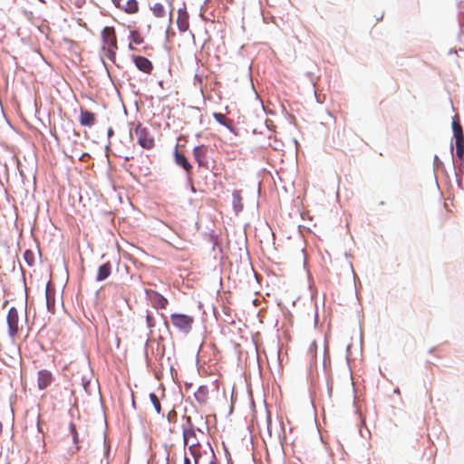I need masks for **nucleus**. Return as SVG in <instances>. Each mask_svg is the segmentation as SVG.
Returning <instances> with one entry per match:
<instances>
[{
    "instance_id": "nucleus-1",
    "label": "nucleus",
    "mask_w": 464,
    "mask_h": 464,
    "mask_svg": "<svg viewBox=\"0 0 464 464\" xmlns=\"http://www.w3.org/2000/svg\"><path fill=\"white\" fill-rule=\"evenodd\" d=\"M188 426L183 429V440L185 445L188 446V450L194 459V464H198L201 457V443L198 438V432L204 435L203 431L199 429L196 430L191 423L190 417L187 419Z\"/></svg>"
},
{
    "instance_id": "nucleus-2",
    "label": "nucleus",
    "mask_w": 464,
    "mask_h": 464,
    "mask_svg": "<svg viewBox=\"0 0 464 464\" xmlns=\"http://www.w3.org/2000/svg\"><path fill=\"white\" fill-rule=\"evenodd\" d=\"M102 51L103 55L111 62H115L118 43L115 29L111 26H105L102 33Z\"/></svg>"
},
{
    "instance_id": "nucleus-3",
    "label": "nucleus",
    "mask_w": 464,
    "mask_h": 464,
    "mask_svg": "<svg viewBox=\"0 0 464 464\" xmlns=\"http://www.w3.org/2000/svg\"><path fill=\"white\" fill-rule=\"evenodd\" d=\"M138 144L145 150H151L155 146V140L151 131L141 123H138L134 129Z\"/></svg>"
},
{
    "instance_id": "nucleus-4",
    "label": "nucleus",
    "mask_w": 464,
    "mask_h": 464,
    "mask_svg": "<svg viewBox=\"0 0 464 464\" xmlns=\"http://www.w3.org/2000/svg\"><path fill=\"white\" fill-rule=\"evenodd\" d=\"M171 324L179 331L188 334L192 330L194 318L185 314L175 313L170 314Z\"/></svg>"
},
{
    "instance_id": "nucleus-5",
    "label": "nucleus",
    "mask_w": 464,
    "mask_h": 464,
    "mask_svg": "<svg viewBox=\"0 0 464 464\" xmlns=\"http://www.w3.org/2000/svg\"><path fill=\"white\" fill-rule=\"evenodd\" d=\"M19 315L16 308L11 307L7 314L8 334L14 340L19 332Z\"/></svg>"
},
{
    "instance_id": "nucleus-6",
    "label": "nucleus",
    "mask_w": 464,
    "mask_h": 464,
    "mask_svg": "<svg viewBox=\"0 0 464 464\" xmlns=\"http://www.w3.org/2000/svg\"><path fill=\"white\" fill-rule=\"evenodd\" d=\"M188 14L187 12V9L179 8L178 10V17H177V25L180 32H186L189 28V21H188Z\"/></svg>"
},
{
    "instance_id": "nucleus-7",
    "label": "nucleus",
    "mask_w": 464,
    "mask_h": 464,
    "mask_svg": "<svg viewBox=\"0 0 464 464\" xmlns=\"http://www.w3.org/2000/svg\"><path fill=\"white\" fill-rule=\"evenodd\" d=\"M53 380V377L51 372L47 370L39 371L37 379L38 388L40 390L46 389L52 383Z\"/></svg>"
},
{
    "instance_id": "nucleus-8",
    "label": "nucleus",
    "mask_w": 464,
    "mask_h": 464,
    "mask_svg": "<svg viewBox=\"0 0 464 464\" xmlns=\"http://www.w3.org/2000/svg\"><path fill=\"white\" fill-rule=\"evenodd\" d=\"M179 145L177 144L174 150V160L177 165L183 168V169L187 172V174H190L192 170V166L188 162V159L185 155L181 154L178 150Z\"/></svg>"
},
{
    "instance_id": "nucleus-9",
    "label": "nucleus",
    "mask_w": 464,
    "mask_h": 464,
    "mask_svg": "<svg viewBox=\"0 0 464 464\" xmlns=\"http://www.w3.org/2000/svg\"><path fill=\"white\" fill-rule=\"evenodd\" d=\"M134 63L140 71L145 73H150L153 70L152 63L144 56L134 57Z\"/></svg>"
},
{
    "instance_id": "nucleus-10",
    "label": "nucleus",
    "mask_w": 464,
    "mask_h": 464,
    "mask_svg": "<svg viewBox=\"0 0 464 464\" xmlns=\"http://www.w3.org/2000/svg\"><path fill=\"white\" fill-rule=\"evenodd\" d=\"M79 121L81 125L91 127L95 123L96 116L92 111L81 109Z\"/></svg>"
},
{
    "instance_id": "nucleus-11",
    "label": "nucleus",
    "mask_w": 464,
    "mask_h": 464,
    "mask_svg": "<svg viewBox=\"0 0 464 464\" xmlns=\"http://www.w3.org/2000/svg\"><path fill=\"white\" fill-rule=\"evenodd\" d=\"M111 273V262H106L103 265L100 266L98 268L96 280L101 282L107 279Z\"/></svg>"
},
{
    "instance_id": "nucleus-12",
    "label": "nucleus",
    "mask_w": 464,
    "mask_h": 464,
    "mask_svg": "<svg viewBox=\"0 0 464 464\" xmlns=\"http://www.w3.org/2000/svg\"><path fill=\"white\" fill-rule=\"evenodd\" d=\"M207 155V148L205 145L197 146L193 149V156L199 166L204 165Z\"/></svg>"
},
{
    "instance_id": "nucleus-13",
    "label": "nucleus",
    "mask_w": 464,
    "mask_h": 464,
    "mask_svg": "<svg viewBox=\"0 0 464 464\" xmlns=\"http://www.w3.org/2000/svg\"><path fill=\"white\" fill-rule=\"evenodd\" d=\"M54 290L51 288L49 285L46 286L45 290V297H46V305L49 312L54 313L55 306V299H54Z\"/></svg>"
},
{
    "instance_id": "nucleus-14",
    "label": "nucleus",
    "mask_w": 464,
    "mask_h": 464,
    "mask_svg": "<svg viewBox=\"0 0 464 464\" xmlns=\"http://www.w3.org/2000/svg\"><path fill=\"white\" fill-rule=\"evenodd\" d=\"M128 14H135L139 11V4L136 0H127L125 4H121L119 7Z\"/></svg>"
},
{
    "instance_id": "nucleus-15",
    "label": "nucleus",
    "mask_w": 464,
    "mask_h": 464,
    "mask_svg": "<svg viewBox=\"0 0 464 464\" xmlns=\"http://www.w3.org/2000/svg\"><path fill=\"white\" fill-rule=\"evenodd\" d=\"M452 130H453L455 141L456 140H464L462 127H461L457 116H455L453 119Z\"/></svg>"
},
{
    "instance_id": "nucleus-16",
    "label": "nucleus",
    "mask_w": 464,
    "mask_h": 464,
    "mask_svg": "<svg viewBox=\"0 0 464 464\" xmlns=\"http://www.w3.org/2000/svg\"><path fill=\"white\" fill-rule=\"evenodd\" d=\"M152 302L155 307L161 309H165L169 304L168 300L160 294H155Z\"/></svg>"
},
{
    "instance_id": "nucleus-17",
    "label": "nucleus",
    "mask_w": 464,
    "mask_h": 464,
    "mask_svg": "<svg viewBox=\"0 0 464 464\" xmlns=\"http://www.w3.org/2000/svg\"><path fill=\"white\" fill-rule=\"evenodd\" d=\"M151 10H152L153 14L159 18L164 17L167 14L166 7L160 3H155L151 6Z\"/></svg>"
},
{
    "instance_id": "nucleus-18",
    "label": "nucleus",
    "mask_w": 464,
    "mask_h": 464,
    "mask_svg": "<svg viewBox=\"0 0 464 464\" xmlns=\"http://www.w3.org/2000/svg\"><path fill=\"white\" fill-rule=\"evenodd\" d=\"M130 43L129 44V48L130 50L134 49L132 46V44H140L143 43V37L138 31H135V30L130 32Z\"/></svg>"
},
{
    "instance_id": "nucleus-19",
    "label": "nucleus",
    "mask_w": 464,
    "mask_h": 464,
    "mask_svg": "<svg viewBox=\"0 0 464 464\" xmlns=\"http://www.w3.org/2000/svg\"><path fill=\"white\" fill-rule=\"evenodd\" d=\"M213 117L215 118V120H216L218 123H220V124H222V125L226 126V127H227V128H228V129H230V128H231L232 121H231L230 119L227 118V117H226V115H224L223 113H220V112H215V113L213 114Z\"/></svg>"
},
{
    "instance_id": "nucleus-20",
    "label": "nucleus",
    "mask_w": 464,
    "mask_h": 464,
    "mask_svg": "<svg viewBox=\"0 0 464 464\" xmlns=\"http://www.w3.org/2000/svg\"><path fill=\"white\" fill-rule=\"evenodd\" d=\"M233 205L236 211H240L243 208L242 197L239 191L233 192Z\"/></svg>"
},
{
    "instance_id": "nucleus-21",
    "label": "nucleus",
    "mask_w": 464,
    "mask_h": 464,
    "mask_svg": "<svg viewBox=\"0 0 464 464\" xmlns=\"http://www.w3.org/2000/svg\"><path fill=\"white\" fill-rule=\"evenodd\" d=\"M456 155L460 160H464V140H456Z\"/></svg>"
},
{
    "instance_id": "nucleus-22",
    "label": "nucleus",
    "mask_w": 464,
    "mask_h": 464,
    "mask_svg": "<svg viewBox=\"0 0 464 464\" xmlns=\"http://www.w3.org/2000/svg\"><path fill=\"white\" fill-rule=\"evenodd\" d=\"M69 429H70V431H71V433L72 435V440L76 444L75 450L78 451L80 450V446L78 445L79 437H78V432L76 430L75 424L72 423V422L70 423Z\"/></svg>"
},
{
    "instance_id": "nucleus-23",
    "label": "nucleus",
    "mask_w": 464,
    "mask_h": 464,
    "mask_svg": "<svg viewBox=\"0 0 464 464\" xmlns=\"http://www.w3.org/2000/svg\"><path fill=\"white\" fill-rule=\"evenodd\" d=\"M150 400L155 411H157V413H160L161 407H160V402L158 396L155 393H150Z\"/></svg>"
},
{
    "instance_id": "nucleus-24",
    "label": "nucleus",
    "mask_w": 464,
    "mask_h": 464,
    "mask_svg": "<svg viewBox=\"0 0 464 464\" xmlns=\"http://www.w3.org/2000/svg\"><path fill=\"white\" fill-rule=\"evenodd\" d=\"M166 3L168 5V9H169V28L167 30V35L169 36V28H170V24H171V20H172V14H173V3H172V0H166Z\"/></svg>"
},
{
    "instance_id": "nucleus-25",
    "label": "nucleus",
    "mask_w": 464,
    "mask_h": 464,
    "mask_svg": "<svg viewBox=\"0 0 464 464\" xmlns=\"http://www.w3.org/2000/svg\"><path fill=\"white\" fill-rule=\"evenodd\" d=\"M24 260L26 261V263L31 266L33 265L34 261V255L33 253V251L31 250H26L24 253Z\"/></svg>"
},
{
    "instance_id": "nucleus-26",
    "label": "nucleus",
    "mask_w": 464,
    "mask_h": 464,
    "mask_svg": "<svg viewBox=\"0 0 464 464\" xmlns=\"http://www.w3.org/2000/svg\"><path fill=\"white\" fill-rule=\"evenodd\" d=\"M206 395H207L206 389L203 388V387H200L198 389V391L195 394L196 399L198 401H206Z\"/></svg>"
},
{
    "instance_id": "nucleus-27",
    "label": "nucleus",
    "mask_w": 464,
    "mask_h": 464,
    "mask_svg": "<svg viewBox=\"0 0 464 464\" xmlns=\"http://www.w3.org/2000/svg\"><path fill=\"white\" fill-rule=\"evenodd\" d=\"M146 322L149 328H152L155 325L154 318L150 312H147Z\"/></svg>"
},
{
    "instance_id": "nucleus-28",
    "label": "nucleus",
    "mask_w": 464,
    "mask_h": 464,
    "mask_svg": "<svg viewBox=\"0 0 464 464\" xmlns=\"http://www.w3.org/2000/svg\"><path fill=\"white\" fill-rule=\"evenodd\" d=\"M37 430H38L39 432L43 433V430H42V427H41V416L40 415L38 416V420H37Z\"/></svg>"
},
{
    "instance_id": "nucleus-29",
    "label": "nucleus",
    "mask_w": 464,
    "mask_h": 464,
    "mask_svg": "<svg viewBox=\"0 0 464 464\" xmlns=\"http://www.w3.org/2000/svg\"><path fill=\"white\" fill-rule=\"evenodd\" d=\"M111 1L115 5V6L119 8L121 5L122 0H111Z\"/></svg>"
},
{
    "instance_id": "nucleus-30",
    "label": "nucleus",
    "mask_w": 464,
    "mask_h": 464,
    "mask_svg": "<svg viewBox=\"0 0 464 464\" xmlns=\"http://www.w3.org/2000/svg\"><path fill=\"white\" fill-rule=\"evenodd\" d=\"M71 152H72V154L70 155V157H72V158L74 157V156L75 157H79V153H75L74 149H72Z\"/></svg>"
},
{
    "instance_id": "nucleus-31",
    "label": "nucleus",
    "mask_w": 464,
    "mask_h": 464,
    "mask_svg": "<svg viewBox=\"0 0 464 464\" xmlns=\"http://www.w3.org/2000/svg\"><path fill=\"white\" fill-rule=\"evenodd\" d=\"M184 464H191L190 459L187 456L184 457Z\"/></svg>"
},
{
    "instance_id": "nucleus-32",
    "label": "nucleus",
    "mask_w": 464,
    "mask_h": 464,
    "mask_svg": "<svg viewBox=\"0 0 464 464\" xmlns=\"http://www.w3.org/2000/svg\"><path fill=\"white\" fill-rule=\"evenodd\" d=\"M72 132H73V136H74V137H79V134H78L77 132H75V130H72Z\"/></svg>"
},
{
    "instance_id": "nucleus-33",
    "label": "nucleus",
    "mask_w": 464,
    "mask_h": 464,
    "mask_svg": "<svg viewBox=\"0 0 464 464\" xmlns=\"http://www.w3.org/2000/svg\"><path fill=\"white\" fill-rule=\"evenodd\" d=\"M435 350H436V348H431V349L430 350V353H434V352H435Z\"/></svg>"
},
{
    "instance_id": "nucleus-34",
    "label": "nucleus",
    "mask_w": 464,
    "mask_h": 464,
    "mask_svg": "<svg viewBox=\"0 0 464 464\" xmlns=\"http://www.w3.org/2000/svg\"><path fill=\"white\" fill-rule=\"evenodd\" d=\"M312 347L315 349L316 344H315V343H314V342H313V343H312Z\"/></svg>"
},
{
    "instance_id": "nucleus-35",
    "label": "nucleus",
    "mask_w": 464,
    "mask_h": 464,
    "mask_svg": "<svg viewBox=\"0 0 464 464\" xmlns=\"http://www.w3.org/2000/svg\"><path fill=\"white\" fill-rule=\"evenodd\" d=\"M209 464H218L215 460H211Z\"/></svg>"
},
{
    "instance_id": "nucleus-36",
    "label": "nucleus",
    "mask_w": 464,
    "mask_h": 464,
    "mask_svg": "<svg viewBox=\"0 0 464 464\" xmlns=\"http://www.w3.org/2000/svg\"><path fill=\"white\" fill-rule=\"evenodd\" d=\"M227 2H229V3H232V2H233V0H227Z\"/></svg>"
}]
</instances>
